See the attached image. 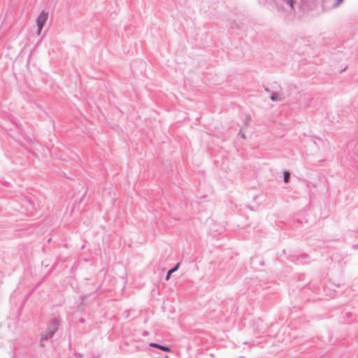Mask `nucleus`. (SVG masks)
<instances>
[{
	"mask_svg": "<svg viewBox=\"0 0 358 358\" xmlns=\"http://www.w3.org/2000/svg\"><path fill=\"white\" fill-rule=\"evenodd\" d=\"M48 18V13L43 10L36 19V24L38 27V34H41V31Z\"/></svg>",
	"mask_w": 358,
	"mask_h": 358,
	"instance_id": "obj_1",
	"label": "nucleus"
},
{
	"mask_svg": "<svg viewBox=\"0 0 358 358\" xmlns=\"http://www.w3.org/2000/svg\"><path fill=\"white\" fill-rule=\"evenodd\" d=\"M150 346L157 348H159L162 350H164L165 352H171L170 348L166 347V346H162V345H160L157 343H150Z\"/></svg>",
	"mask_w": 358,
	"mask_h": 358,
	"instance_id": "obj_2",
	"label": "nucleus"
},
{
	"mask_svg": "<svg viewBox=\"0 0 358 358\" xmlns=\"http://www.w3.org/2000/svg\"><path fill=\"white\" fill-rule=\"evenodd\" d=\"M178 267H179V263H178L174 268L170 269L168 271V273L166 274V280H168L169 279L170 275H171V274H172V273H173V272H175V271H176L178 270Z\"/></svg>",
	"mask_w": 358,
	"mask_h": 358,
	"instance_id": "obj_3",
	"label": "nucleus"
},
{
	"mask_svg": "<svg viewBox=\"0 0 358 358\" xmlns=\"http://www.w3.org/2000/svg\"><path fill=\"white\" fill-rule=\"evenodd\" d=\"M289 173L287 171H285L284 173V180L285 182H287L289 181Z\"/></svg>",
	"mask_w": 358,
	"mask_h": 358,
	"instance_id": "obj_4",
	"label": "nucleus"
},
{
	"mask_svg": "<svg viewBox=\"0 0 358 358\" xmlns=\"http://www.w3.org/2000/svg\"><path fill=\"white\" fill-rule=\"evenodd\" d=\"M343 1V0H338V3H337V4L341 3Z\"/></svg>",
	"mask_w": 358,
	"mask_h": 358,
	"instance_id": "obj_5",
	"label": "nucleus"
},
{
	"mask_svg": "<svg viewBox=\"0 0 358 358\" xmlns=\"http://www.w3.org/2000/svg\"><path fill=\"white\" fill-rule=\"evenodd\" d=\"M289 2H290V5H291V6H293V2H292V0H290V1H289Z\"/></svg>",
	"mask_w": 358,
	"mask_h": 358,
	"instance_id": "obj_6",
	"label": "nucleus"
},
{
	"mask_svg": "<svg viewBox=\"0 0 358 358\" xmlns=\"http://www.w3.org/2000/svg\"><path fill=\"white\" fill-rule=\"evenodd\" d=\"M271 99L274 101V100H275V97L272 96Z\"/></svg>",
	"mask_w": 358,
	"mask_h": 358,
	"instance_id": "obj_7",
	"label": "nucleus"
},
{
	"mask_svg": "<svg viewBox=\"0 0 358 358\" xmlns=\"http://www.w3.org/2000/svg\"><path fill=\"white\" fill-rule=\"evenodd\" d=\"M166 358H168V357H166Z\"/></svg>",
	"mask_w": 358,
	"mask_h": 358,
	"instance_id": "obj_8",
	"label": "nucleus"
}]
</instances>
